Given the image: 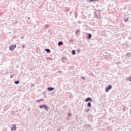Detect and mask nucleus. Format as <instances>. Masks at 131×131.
<instances>
[{"instance_id":"nucleus-10","label":"nucleus","mask_w":131,"mask_h":131,"mask_svg":"<svg viewBox=\"0 0 131 131\" xmlns=\"http://www.w3.org/2000/svg\"><path fill=\"white\" fill-rule=\"evenodd\" d=\"M45 51H46L47 53H51V50H50V49H46Z\"/></svg>"},{"instance_id":"nucleus-16","label":"nucleus","mask_w":131,"mask_h":131,"mask_svg":"<svg viewBox=\"0 0 131 131\" xmlns=\"http://www.w3.org/2000/svg\"><path fill=\"white\" fill-rule=\"evenodd\" d=\"M43 100L42 99H41L40 100H37L36 102H40V101H43Z\"/></svg>"},{"instance_id":"nucleus-20","label":"nucleus","mask_w":131,"mask_h":131,"mask_svg":"<svg viewBox=\"0 0 131 131\" xmlns=\"http://www.w3.org/2000/svg\"><path fill=\"white\" fill-rule=\"evenodd\" d=\"M94 1H99V0H94Z\"/></svg>"},{"instance_id":"nucleus-17","label":"nucleus","mask_w":131,"mask_h":131,"mask_svg":"<svg viewBox=\"0 0 131 131\" xmlns=\"http://www.w3.org/2000/svg\"><path fill=\"white\" fill-rule=\"evenodd\" d=\"M85 111L86 112H89V111H90V110H86Z\"/></svg>"},{"instance_id":"nucleus-11","label":"nucleus","mask_w":131,"mask_h":131,"mask_svg":"<svg viewBox=\"0 0 131 131\" xmlns=\"http://www.w3.org/2000/svg\"><path fill=\"white\" fill-rule=\"evenodd\" d=\"M42 108H43V105H41L39 106V108L40 109H42Z\"/></svg>"},{"instance_id":"nucleus-13","label":"nucleus","mask_w":131,"mask_h":131,"mask_svg":"<svg viewBox=\"0 0 131 131\" xmlns=\"http://www.w3.org/2000/svg\"><path fill=\"white\" fill-rule=\"evenodd\" d=\"M88 107H91V103H90V102H89V103H88Z\"/></svg>"},{"instance_id":"nucleus-14","label":"nucleus","mask_w":131,"mask_h":131,"mask_svg":"<svg viewBox=\"0 0 131 131\" xmlns=\"http://www.w3.org/2000/svg\"><path fill=\"white\" fill-rule=\"evenodd\" d=\"M129 81H131V76L128 78Z\"/></svg>"},{"instance_id":"nucleus-2","label":"nucleus","mask_w":131,"mask_h":131,"mask_svg":"<svg viewBox=\"0 0 131 131\" xmlns=\"http://www.w3.org/2000/svg\"><path fill=\"white\" fill-rule=\"evenodd\" d=\"M16 47H17V45H11L10 47H9V50H10V51H13V50H14V49H15Z\"/></svg>"},{"instance_id":"nucleus-3","label":"nucleus","mask_w":131,"mask_h":131,"mask_svg":"<svg viewBox=\"0 0 131 131\" xmlns=\"http://www.w3.org/2000/svg\"><path fill=\"white\" fill-rule=\"evenodd\" d=\"M17 127H16V125H13V126L11 128V130H16Z\"/></svg>"},{"instance_id":"nucleus-7","label":"nucleus","mask_w":131,"mask_h":131,"mask_svg":"<svg viewBox=\"0 0 131 131\" xmlns=\"http://www.w3.org/2000/svg\"><path fill=\"white\" fill-rule=\"evenodd\" d=\"M53 90H54V88L49 87L48 88V90L50 91H52Z\"/></svg>"},{"instance_id":"nucleus-4","label":"nucleus","mask_w":131,"mask_h":131,"mask_svg":"<svg viewBox=\"0 0 131 131\" xmlns=\"http://www.w3.org/2000/svg\"><path fill=\"white\" fill-rule=\"evenodd\" d=\"M89 101L90 102H92V98H91L90 97H88L85 100V102H89Z\"/></svg>"},{"instance_id":"nucleus-6","label":"nucleus","mask_w":131,"mask_h":131,"mask_svg":"<svg viewBox=\"0 0 131 131\" xmlns=\"http://www.w3.org/2000/svg\"><path fill=\"white\" fill-rule=\"evenodd\" d=\"M87 37L88 39H90L92 38V35L91 34H89Z\"/></svg>"},{"instance_id":"nucleus-1","label":"nucleus","mask_w":131,"mask_h":131,"mask_svg":"<svg viewBox=\"0 0 131 131\" xmlns=\"http://www.w3.org/2000/svg\"><path fill=\"white\" fill-rule=\"evenodd\" d=\"M111 89H112V85H109L106 89H105V92L106 93H108V92H109V91H110V90H111Z\"/></svg>"},{"instance_id":"nucleus-8","label":"nucleus","mask_w":131,"mask_h":131,"mask_svg":"<svg viewBox=\"0 0 131 131\" xmlns=\"http://www.w3.org/2000/svg\"><path fill=\"white\" fill-rule=\"evenodd\" d=\"M58 46H62L63 45V42L62 41H59L58 43Z\"/></svg>"},{"instance_id":"nucleus-21","label":"nucleus","mask_w":131,"mask_h":131,"mask_svg":"<svg viewBox=\"0 0 131 131\" xmlns=\"http://www.w3.org/2000/svg\"><path fill=\"white\" fill-rule=\"evenodd\" d=\"M11 78H12V76H11Z\"/></svg>"},{"instance_id":"nucleus-18","label":"nucleus","mask_w":131,"mask_h":131,"mask_svg":"<svg viewBox=\"0 0 131 131\" xmlns=\"http://www.w3.org/2000/svg\"><path fill=\"white\" fill-rule=\"evenodd\" d=\"M95 0H90L89 2H94Z\"/></svg>"},{"instance_id":"nucleus-12","label":"nucleus","mask_w":131,"mask_h":131,"mask_svg":"<svg viewBox=\"0 0 131 131\" xmlns=\"http://www.w3.org/2000/svg\"><path fill=\"white\" fill-rule=\"evenodd\" d=\"M72 54H73V55H75V51L73 50V51H72Z\"/></svg>"},{"instance_id":"nucleus-9","label":"nucleus","mask_w":131,"mask_h":131,"mask_svg":"<svg viewBox=\"0 0 131 131\" xmlns=\"http://www.w3.org/2000/svg\"><path fill=\"white\" fill-rule=\"evenodd\" d=\"M19 82H20V81L17 80L14 82V83H15V84H18L19 83Z\"/></svg>"},{"instance_id":"nucleus-15","label":"nucleus","mask_w":131,"mask_h":131,"mask_svg":"<svg viewBox=\"0 0 131 131\" xmlns=\"http://www.w3.org/2000/svg\"><path fill=\"white\" fill-rule=\"evenodd\" d=\"M128 19L125 18V19H124V21H125V22H127V21H128Z\"/></svg>"},{"instance_id":"nucleus-5","label":"nucleus","mask_w":131,"mask_h":131,"mask_svg":"<svg viewBox=\"0 0 131 131\" xmlns=\"http://www.w3.org/2000/svg\"><path fill=\"white\" fill-rule=\"evenodd\" d=\"M43 108H44V109H46V111H49V110H48V106L46 105H43Z\"/></svg>"},{"instance_id":"nucleus-19","label":"nucleus","mask_w":131,"mask_h":131,"mask_svg":"<svg viewBox=\"0 0 131 131\" xmlns=\"http://www.w3.org/2000/svg\"><path fill=\"white\" fill-rule=\"evenodd\" d=\"M68 115L69 116H70L71 114H70V113H69V114H68Z\"/></svg>"}]
</instances>
